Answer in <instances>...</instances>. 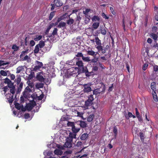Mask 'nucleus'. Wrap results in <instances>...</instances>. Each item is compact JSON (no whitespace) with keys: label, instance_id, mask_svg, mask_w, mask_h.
Segmentation results:
<instances>
[{"label":"nucleus","instance_id":"obj_49","mask_svg":"<svg viewBox=\"0 0 158 158\" xmlns=\"http://www.w3.org/2000/svg\"><path fill=\"white\" fill-rule=\"evenodd\" d=\"M83 56H84L82 53L81 52H78L77 54L76 55V56L77 57H82V58Z\"/></svg>","mask_w":158,"mask_h":158},{"label":"nucleus","instance_id":"obj_5","mask_svg":"<svg viewBox=\"0 0 158 158\" xmlns=\"http://www.w3.org/2000/svg\"><path fill=\"white\" fill-rule=\"evenodd\" d=\"M13 96V95H12L10 93H8L5 95L6 98L10 104H11L14 100Z\"/></svg>","mask_w":158,"mask_h":158},{"label":"nucleus","instance_id":"obj_9","mask_svg":"<svg viewBox=\"0 0 158 158\" xmlns=\"http://www.w3.org/2000/svg\"><path fill=\"white\" fill-rule=\"evenodd\" d=\"M77 134L70 132L69 134V137H67V139H69V140L70 141H73V139L76 138Z\"/></svg>","mask_w":158,"mask_h":158},{"label":"nucleus","instance_id":"obj_20","mask_svg":"<svg viewBox=\"0 0 158 158\" xmlns=\"http://www.w3.org/2000/svg\"><path fill=\"white\" fill-rule=\"evenodd\" d=\"M80 128L77 127L75 126L72 128V130L73 133L77 134L80 130Z\"/></svg>","mask_w":158,"mask_h":158},{"label":"nucleus","instance_id":"obj_53","mask_svg":"<svg viewBox=\"0 0 158 158\" xmlns=\"http://www.w3.org/2000/svg\"><path fill=\"white\" fill-rule=\"evenodd\" d=\"M35 42L33 40H31L30 41L29 44L31 47H33L35 45Z\"/></svg>","mask_w":158,"mask_h":158},{"label":"nucleus","instance_id":"obj_64","mask_svg":"<svg viewBox=\"0 0 158 158\" xmlns=\"http://www.w3.org/2000/svg\"><path fill=\"white\" fill-rule=\"evenodd\" d=\"M29 58V57L27 55H26L25 56V57L22 58L21 59V60L22 61H24L27 60Z\"/></svg>","mask_w":158,"mask_h":158},{"label":"nucleus","instance_id":"obj_25","mask_svg":"<svg viewBox=\"0 0 158 158\" xmlns=\"http://www.w3.org/2000/svg\"><path fill=\"white\" fill-rule=\"evenodd\" d=\"M113 132L114 134V138L116 139L117 137L118 133V129L116 127H114Z\"/></svg>","mask_w":158,"mask_h":158},{"label":"nucleus","instance_id":"obj_14","mask_svg":"<svg viewBox=\"0 0 158 158\" xmlns=\"http://www.w3.org/2000/svg\"><path fill=\"white\" fill-rule=\"evenodd\" d=\"M95 41L96 44L95 46V47L96 46H100L102 45L101 41L99 39L98 36L96 37H95Z\"/></svg>","mask_w":158,"mask_h":158},{"label":"nucleus","instance_id":"obj_17","mask_svg":"<svg viewBox=\"0 0 158 158\" xmlns=\"http://www.w3.org/2000/svg\"><path fill=\"white\" fill-rule=\"evenodd\" d=\"M100 25V22H94L92 24V27L94 29H96L99 27Z\"/></svg>","mask_w":158,"mask_h":158},{"label":"nucleus","instance_id":"obj_15","mask_svg":"<svg viewBox=\"0 0 158 158\" xmlns=\"http://www.w3.org/2000/svg\"><path fill=\"white\" fill-rule=\"evenodd\" d=\"M77 123H78L80 127L82 128H85L86 127L87 124L84 121H79Z\"/></svg>","mask_w":158,"mask_h":158},{"label":"nucleus","instance_id":"obj_61","mask_svg":"<svg viewBox=\"0 0 158 158\" xmlns=\"http://www.w3.org/2000/svg\"><path fill=\"white\" fill-rule=\"evenodd\" d=\"M24 118L26 119H27L30 117V114H29L26 113L24 114Z\"/></svg>","mask_w":158,"mask_h":158},{"label":"nucleus","instance_id":"obj_19","mask_svg":"<svg viewBox=\"0 0 158 158\" xmlns=\"http://www.w3.org/2000/svg\"><path fill=\"white\" fill-rule=\"evenodd\" d=\"M150 37L153 39L155 41L157 40V38L158 37V35L157 34H156L153 33H151L150 34Z\"/></svg>","mask_w":158,"mask_h":158},{"label":"nucleus","instance_id":"obj_58","mask_svg":"<svg viewBox=\"0 0 158 158\" xmlns=\"http://www.w3.org/2000/svg\"><path fill=\"white\" fill-rule=\"evenodd\" d=\"M140 137L141 140L143 141L144 140V134L143 133L140 132L139 133Z\"/></svg>","mask_w":158,"mask_h":158},{"label":"nucleus","instance_id":"obj_39","mask_svg":"<svg viewBox=\"0 0 158 158\" xmlns=\"http://www.w3.org/2000/svg\"><path fill=\"white\" fill-rule=\"evenodd\" d=\"M9 64V62H6L5 63H4V61L3 60H0V66H2V65L8 64Z\"/></svg>","mask_w":158,"mask_h":158},{"label":"nucleus","instance_id":"obj_45","mask_svg":"<svg viewBox=\"0 0 158 158\" xmlns=\"http://www.w3.org/2000/svg\"><path fill=\"white\" fill-rule=\"evenodd\" d=\"M67 125L68 126L71 127L72 128L75 126L74 123L73 122H68L67 123Z\"/></svg>","mask_w":158,"mask_h":158},{"label":"nucleus","instance_id":"obj_57","mask_svg":"<svg viewBox=\"0 0 158 158\" xmlns=\"http://www.w3.org/2000/svg\"><path fill=\"white\" fill-rule=\"evenodd\" d=\"M148 64H144L143 67V70H145L148 68Z\"/></svg>","mask_w":158,"mask_h":158},{"label":"nucleus","instance_id":"obj_41","mask_svg":"<svg viewBox=\"0 0 158 158\" xmlns=\"http://www.w3.org/2000/svg\"><path fill=\"white\" fill-rule=\"evenodd\" d=\"M94 58L93 59H92L91 60V62L92 63H95L96 62L98 59V58L97 57H96L95 56H94Z\"/></svg>","mask_w":158,"mask_h":158},{"label":"nucleus","instance_id":"obj_32","mask_svg":"<svg viewBox=\"0 0 158 158\" xmlns=\"http://www.w3.org/2000/svg\"><path fill=\"white\" fill-rule=\"evenodd\" d=\"M56 11H53L52 12L49 16V20H51L52 19L54 16L55 15V12Z\"/></svg>","mask_w":158,"mask_h":158},{"label":"nucleus","instance_id":"obj_40","mask_svg":"<svg viewBox=\"0 0 158 158\" xmlns=\"http://www.w3.org/2000/svg\"><path fill=\"white\" fill-rule=\"evenodd\" d=\"M15 107L18 110H20L21 108V105L18 103H16L15 104Z\"/></svg>","mask_w":158,"mask_h":158},{"label":"nucleus","instance_id":"obj_7","mask_svg":"<svg viewBox=\"0 0 158 158\" xmlns=\"http://www.w3.org/2000/svg\"><path fill=\"white\" fill-rule=\"evenodd\" d=\"M90 85L88 84H85L83 85L84 89L83 90L84 92L89 93L92 90L91 87H90Z\"/></svg>","mask_w":158,"mask_h":158},{"label":"nucleus","instance_id":"obj_34","mask_svg":"<svg viewBox=\"0 0 158 158\" xmlns=\"http://www.w3.org/2000/svg\"><path fill=\"white\" fill-rule=\"evenodd\" d=\"M90 10H91L90 9H86L85 10L83 11V13L85 16H88V13Z\"/></svg>","mask_w":158,"mask_h":158},{"label":"nucleus","instance_id":"obj_44","mask_svg":"<svg viewBox=\"0 0 158 158\" xmlns=\"http://www.w3.org/2000/svg\"><path fill=\"white\" fill-rule=\"evenodd\" d=\"M0 73L2 76H6L7 75V73L5 71L3 70H1Z\"/></svg>","mask_w":158,"mask_h":158},{"label":"nucleus","instance_id":"obj_2","mask_svg":"<svg viewBox=\"0 0 158 158\" xmlns=\"http://www.w3.org/2000/svg\"><path fill=\"white\" fill-rule=\"evenodd\" d=\"M94 100L93 95H90L88 97V100L85 102V107L88 109L89 107L91 106L93 104V101Z\"/></svg>","mask_w":158,"mask_h":158},{"label":"nucleus","instance_id":"obj_11","mask_svg":"<svg viewBox=\"0 0 158 158\" xmlns=\"http://www.w3.org/2000/svg\"><path fill=\"white\" fill-rule=\"evenodd\" d=\"M54 3L55 6L57 7L60 6L63 4L61 0H54Z\"/></svg>","mask_w":158,"mask_h":158},{"label":"nucleus","instance_id":"obj_47","mask_svg":"<svg viewBox=\"0 0 158 158\" xmlns=\"http://www.w3.org/2000/svg\"><path fill=\"white\" fill-rule=\"evenodd\" d=\"M7 86H5L2 88L3 89V91H4V94H5L6 92L9 90Z\"/></svg>","mask_w":158,"mask_h":158},{"label":"nucleus","instance_id":"obj_27","mask_svg":"<svg viewBox=\"0 0 158 158\" xmlns=\"http://www.w3.org/2000/svg\"><path fill=\"white\" fill-rule=\"evenodd\" d=\"M40 48H43L45 45L44 42V41L41 40L40 41L39 43L37 44Z\"/></svg>","mask_w":158,"mask_h":158},{"label":"nucleus","instance_id":"obj_54","mask_svg":"<svg viewBox=\"0 0 158 158\" xmlns=\"http://www.w3.org/2000/svg\"><path fill=\"white\" fill-rule=\"evenodd\" d=\"M157 30V27H153L152 29V32L154 33L156 32Z\"/></svg>","mask_w":158,"mask_h":158},{"label":"nucleus","instance_id":"obj_12","mask_svg":"<svg viewBox=\"0 0 158 158\" xmlns=\"http://www.w3.org/2000/svg\"><path fill=\"white\" fill-rule=\"evenodd\" d=\"M93 22H99L100 21V18L99 16L97 15L94 16L91 18Z\"/></svg>","mask_w":158,"mask_h":158},{"label":"nucleus","instance_id":"obj_13","mask_svg":"<svg viewBox=\"0 0 158 158\" xmlns=\"http://www.w3.org/2000/svg\"><path fill=\"white\" fill-rule=\"evenodd\" d=\"M36 78L40 82H44L45 78L42 75L40 74H37Z\"/></svg>","mask_w":158,"mask_h":158},{"label":"nucleus","instance_id":"obj_46","mask_svg":"<svg viewBox=\"0 0 158 158\" xmlns=\"http://www.w3.org/2000/svg\"><path fill=\"white\" fill-rule=\"evenodd\" d=\"M58 31V29L57 28H54L53 31L52 33V35H57V31Z\"/></svg>","mask_w":158,"mask_h":158},{"label":"nucleus","instance_id":"obj_50","mask_svg":"<svg viewBox=\"0 0 158 158\" xmlns=\"http://www.w3.org/2000/svg\"><path fill=\"white\" fill-rule=\"evenodd\" d=\"M5 84H8L10 83L11 82V81L8 78H6L5 79V81L4 82Z\"/></svg>","mask_w":158,"mask_h":158},{"label":"nucleus","instance_id":"obj_60","mask_svg":"<svg viewBox=\"0 0 158 158\" xmlns=\"http://www.w3.org/2000/svg\"><path fill=\"white\" fill-rule=\"evenodd\" d=\"M82 144V142L81 141H78L76 143V145L77 147H80Z\"/></svg>","mask_w":158,"mask_h":158},{"label":"nucleus","instance_id":"obj_28","mask_svg":"<svg viewBox=\"0 0 158 158\" xmlns=\"http://www.w3.org/2000/svg\"><path fill=\"white\" fill-rule=\"evenodd\" d=\"M82 59L85 62H89L91 61V59H90V57L88 56L85 57L83 56Z\"/></svg>","mask_w":158,"mask_h":158},{"label":"nucleus","instance_id":"obj_3","mask_svg":"<svg viewBox=\"0 0 158 158\" xmlns=\"http://www.w3.org/2000/svg\"><path fill=\"white\" fill-rule=\"evenodd\" d=\"M96 48L98 50V52H101L102 53L104 54L106 53V50L109 49V45H107L106 46L105 48H104L101 45L100 46H96Z\"/></svg>","mask_w":158,"mask_h":158},{"label":"nucleus","instance_id":"obj_21","mask_svg":"<svg viewBox=\"0 0 158 158\" xmlns=\"http://www.w3.org/2000/svg\"><path fill=\"white\" fill-rule=\"evenodd\" d=\"M151 89L153 90V92H155L156 90V83L155 82H152L151 85Z\"/></svg>","mask_w":158,"mask_h":158},{"label":"nucleus","instance_id":"obj_26","mask_svg":"<svg viewBox=\"0 0 158 158\" xmlns=\"http://www.w3.org/2000/svg\"><path fill=\"white\" fill-rule=\"evenodd\" d=\"M74 22V20L69 17V19L67 20V23L68 25H71Z\"/></svg>","mask_w":158,"mask_h":158},{"label":"nucleus","instance_id":"obj_38","mask_svg":"<svg viewBox=\"0 0 158 158\" xmlns=\"http://www.w3.org/2000/svg\"><path fill=\"white\" fill-rule=\"evenodd\" d=\"M42 37L41 35H37L36 37L34 38V40L35 41L40 40L42 39Z\"/></svg>","mask_w":158,"mask_h":158},{"label":"nucleus","instance_id":"obj_59","mask_svg":"<svg viewBox=\"0 0 158 158\" xmlns=\"http://www.w3.org/2000/svg\"><path fill=\"white\" fill-rule=\"evenodd\" d=\"M155 44H154L153 48L158 49V44L156 43V41H155Z\"/></svg>","mask_w":158,"mask_h":158},{"label":"nucleus","instance_id":"obj_62","mask_svg":"<svg viewBox=\"0 0 158 158\" xmlns=\"http://www.w3.org/2000/svg\"><path fill=\"white\" fill-rule=\"evenodd\" d=\"M153 70L155 72L158 71V66L155 65L153 66Z\"/></svg>","mask_w":158,"mask_h":158},{"label":"nucleus","instance_id":"obj_23","mask_svg":"<svg viewBox=\"0 0 158 158\" xmlns=\"http://www.w3.org/2000/svg\"><path fill=\"white\" fill-rule=\"evenodd\" d=\"M94 114H90L87 118V120L88 122H91L94 118Z\"/></svg>","mask_w":158,"mask_h":158},{"label":"nucleus","instance_id":"obj_52","mask_svg":"<svg viewBox=\"0 0 158 158\" xmlns=\"http://www.w3.org/2000/svg\"><path fill=\"white\" fill-rule=\"evenodd\" d=\"M8 87L10 88H12L13 87H15L14 85V83L12 82L11 81V83H10L8 84Z\"/></svg>","mask_w":158,"mask_h":158},{"label":"nucleus","instance_id":"obj_56","mask_svg":"<svg viewBox=\"0 0 158 158\" xmlns=\"http://www.w3.org/2000/svg\"><path fill=\"white\" fill-rule=\"evenodd\" d=\"M124 114L125 117L127 119H128V111H125L124 112Z\"/></svg>","mask_w":158,"mask_h":158},{"label":"nucleus","instance_id":"obj_36","mask_svg":"<svg viewBox=\"0 0 158 158\" xmlns=\"http://www.w3.org/2000/svg\"><path fill=\"white\" fill-rule=\"evenodd\" d=\"M12 48L14 50V51H16L19 49V47L16 44H14L12 47Z\"/></svg>","mask_w":158,"mask_h":158},{"label":"nucleus","instance_id":"obj_42","mask_svg":"<svg viewBox=\"0 0 158 158\" xmlns=\"http://www.w3.org/2000/svg\"><path fill=\"white\" fill-rule=\"evenodd\" d=\"M101 15L103 18L105 19H108L109 18V17L107 16L106 15L104 12H102V13Z\"/></svg>","mask_w":158,"mask_h":158},{"label":"nucleus","instance_id":"obj_8","mask_svg":"<svg viewBox=\"0 0 158 158\" xmlns=\"http://www.w3.org/2000/svg\"><path fill=\"white\" fill-rule=\"evenodd\" d=\"M66 140V141L65 143L64 146L65 148H70L72 147L73 141H70L69 139H67V138Z\"/></svg>","mask_w":158,"mask_h":158},{"label":"nucleus","instance_id":"obj_1","mask_svg":"<svg viewBox=\"0 0 158 158\" xmlns=\"http://www.w3.org/2000/svg\"><path fill=\"white\" fill-rule=\"evenodd\" d=\"M76 65L78 66L79 68L78 72L80 73H84L87 77H89L91 75V73L89 72L86 66H84V64L81 60H80L79 58H76Z\"/></svg>","mask_w":158,"mask_h":158},{"label":"nucleus","instance_id":"obj_37","mask_svg":"<svg viewBox=\"0 0 158 158\" xmlns=\"http://www.w3.org/2000/svg\"><path fill=\"white\" fill-rule=\"evenodd\" d=\"M15 87H13L12 88H10V93L12 94V95H14L15 93Z\"/></svg>","mask_w":158,"mask_h":158},{"label":"nucleus","instance_id":"obj_35","mask_svg":"<svg viewBox=\"0 0 158 158\" xmlns=\"http://www.w3.org/2000/svg\"><path fill=\"white\" fill-rule=\"evenodd\" d=\"M39 48H40V47H39L38 46V45H36L35 46V49L34 51V53L35 54H37V53H38L39 52Z\"/></svg>","mask_w":158,"mask_h":158},{"label":"nucleus","instance_id":"obj_18","mask_svg":"<svg viewBox=\"0 0 158 158\" xmlns=\"http://www.w3.org/2000/svg\"><path fill=\"white\" fill-rule=\"evenodd\" d=\"M88 137V134L87 133L83 134L80 137V139L81 140H85Z\"/></svg>","mask_w":158,"mask_h":158},{"label":"nucleus","instance_id":"obj_4","mask_svg":"<svg viewBox=\"0 0 158 158\" xmlns=\"http://www.w3.org/2000/svg\"><path fill=\"white\" fill-rule=\"evenodd\" d=\"M105 85H104L103 87L102 90H100V88L96 89L93 91V94H94L98 95L101 93L104 92L105 91Z\"/></svg>","mask_w":158,"mask_h":158},{"label":"nucleus","instance_id":"obj_51","mask_svg":"<svg viewBox=\"0 0 158 158\" xmlns=\"http://www.w3.org/2000/svg\"><path fill=\"white\" fill-rule=\"evenodd\" d=\"M16 80V83L17 85L19 84L21 82V78L20 77H18Z\"/></svg>","mask_w":158,"mask_h":158},{"label":"nucleus","instance_id":"obj_63","mask_svg":"<svg viewBox=\"0 0 158 158\" xmlns=\"http://www.w3.org/2000/svg\"><path fill=\"white\" fill-rule=\"evenodd\" d=\"M98 67L97 66H94L92 69V70L95 72L97 71L98 70Z\"/></svg>","mask_w":158,"mask_h":158},{"label":"nucleus","instance_id":"obj_22","mask_svg":"<svg viewBox=\"0 0 158 158\" xmlns=\"http://www.w3.org/2000/svg\"><path fill=\"white\" fill-rule=\"evenodd\" d=\"M66 26V23L64 22L61 21L59 23L57 27L59 28H64Z\"/></svg>","mask_w":158,"mask_h":158},{"label":"nucleus","instance_id":"obj_10","mask_svg":"<svg viewBox=\"0 0 158 158\" xmlns=\"http://www.w3.org/2000/svg\"><path fill=\"white\" fill-rule=\"evenodd\" d=\"M31 91V89L29 87V86H27L24 91L23 92V95L24 97H26L27 96V94H29Z\"/></svg>","mask_w":158,"mask_h":158},{"label":"nucleus","instance_id":"obj_31","mask_svg":"<svg viewBox=\"0 0 158 158\" xmlns=\"http://www.w3.org/2000/svg\"><path fill=\"white\" fill-rule=\"evenodd\" d=\"M28 49H27L25 51H23L22 52L20 56V58H22V57L25 55L26 53H27L28 52Z\"/></svg>","mask_w":158,"mask_h":158},{"label":"nucleus","instance_id":"obj_6","mask_svg":"<svg viewBox=\"0 0 158 158\" xmlns=\"http://www.w3.org/2000/svg\"><path fill=\"white\" fill-rule=\"evenodd\" d=\"M35 102H33L27 104L26 107L28 110L30 111L32 109L33 107L35 106Z\"/></svg>","mask_w":158,"mask_h":158},{"label":"nucleus","instance_id":"obj_30","mask_svg":"<svg viewBox=\"0 0 158 158\" xmlns=\"http://www.w3.org/2000/svg\"><path fill=\"white\" fill-rule=\"evenodd\" d=\"M152 94L154 100L155 102L158 101V99L156 92H152Z\"/></svg>","mask_w":158,"mask_h":158},{"label":"nucleus","instance_id":"obj_48","mask_svg":"<svg viewBox=\"0 0 158 158\" xmlns=\"http://www.w3.org/2000/svg\"><path fill=\"white\" fill-rule=\"evenodd\" d=\"M22 69L23 68L22 66H19L18 67L17 69L16 73H20Z\"/></svg>","mask_w":158,"mask_h":158},{"label":"nucleus","instance_id":"obj_43","mask_svg":"<svg viewBox=\"0 0 158 158\" xmlns=\"http://www.w3.org/2000/svg\"><path fill=\"white\" fill-rule=\"evenodd\" d=\"M100 31L101 34L103 35H105L106 34V31L104 28L100 29Z\"/></svg>","mask_w":158,"mask_h":158},{"label":"nucleus","instance_id":"obj_33","mask_svg":"<svg viewBox=\"0 0 158 158\" xmlns=\"http://www.w3.org/2000/svg\"><path fill=\"white\" fill-rule=\"evenodd\" d=\"M69 16L70 15H67V13H65L61 17H62V18H63L64 19H62V20L65 21L66 20V19H67L69 18Z\"/></svg>","mask_w":158,"mask_h":158},{"label":"nucleus","instance_id":"obj_55","mask_svg":"<svg viewBox=\"0 0 158 158\" xmlns=\"http://www.w3.org/2000/svg\"><path fill=\"white\" fill-rule=\"evenodd\" d=\"M110 10L112 14L114 15L115 14V12H114V8L112 7H110Z\"/></svg>","mask_w":158,"mask_h":158},{"label":"nucleus","instance_id":"obj_16","mask_svg":"<svg viewBox=\"0 0 158 158\" xmlns=\"http://www.w3.org/2000/svg\"><path fill=\"white\" fill-rule=\"evenodd\" d=\"M98 53V52H96V54H95V52L94 51H93L92 50L87 51V54L88 55L93 56H95L96 54Z\"/></svg>","mask_w":158,"mask_h":158},{"label":"nucleus","instance_id":"obj_29","mask_svg":"<svg viewBox=\"0 0 158 158\" xmlns=\"http://www.w3.org/2000/svg\"><path fill=\"white\" fill-rule=\"evenodd\" d=\"M54 153L55 154L57 155H61L62 153V151L58 149H56L54 151Z\"/></svg>","mask_w":158,"mask_h":158},{"label":"nucleus","instance_id":"obj_24","mask_svg":"<svg viewBox=\"0 0 158 158\" xmlns=\"http://www.w3.org/2000/svg\"><path fill=\"white\" fill-rule=\"evenodd\" d=\"M35 86L37 89L42 88L44 87V84L42 83H37Z\"/></svg>","mask_w":158,"mask_h":158}]
</instances>
